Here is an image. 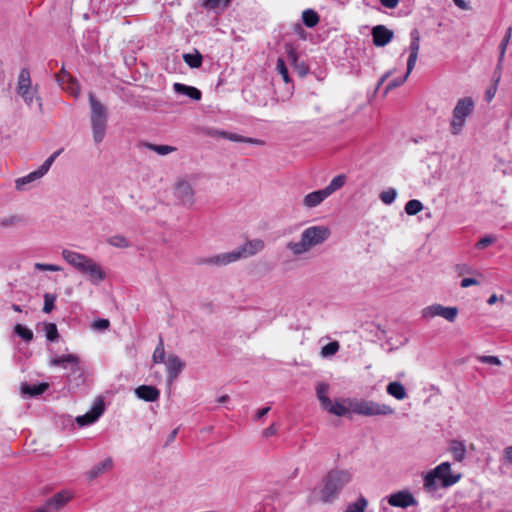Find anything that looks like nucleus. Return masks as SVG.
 I'll list each match as a JSON object with an SVG mask.
<instances>
[{
    "label": "nucleus",
    "instance_id": "obj_24",
    "mask_svg": "<svg viewBox=\"0 0 512 512\" xmlns=\"http://www.w3.org/2000/svg\"><path fill=\"white\" fill-rule=\"evenodd\" d=\"M113 460L111 457L106 458L104 461L95 465L88 473L89 479L93 480L100 476L105 471H109L113 468Z\"/></svg>",
    "mask_w": 512,
    "mask_h": 512
},
{
    "label": "nucleus",
    "instance_id": "obj_59",
    "mask_svg": "<svg viewBox=\"0 0 512 512\" xmlns=\"http://www.w3.org/2000/svg\"><path fill=\"white\" fill-rule=\"evenodd\" d=\"M270 411V407H264L257 411L255 414V420H259L264 417Z\"/></svg>",
    "mask_w": 512,
    "mask_h": 512
},
{
    "label": "nucleus",
    "instance_id": "obj_13",
    "mask_svg": "<svg viewBox=\"0 0 512 512\" xmlns=\"http://www.w3.org/2000/svg\"><path fill=\"white\" fill-rule=\"evenodd\" d=\"M174 195L179 203L185 207L191 208L195 203L194 189L186 180H179L175 184Z\"/></svg>",
    "mask_w": 512,
    "mask_h": 512
},
{
    "label": "nucleus",
    "instance_id": "obj_53",
    "mask_svg": "<svg viewBox=\"0 0 512 512\" xmlns=\"http://www.w3.org/2000/svg\"><path fill=\"white\" fill-rule=\"evenodd\" d=\"M416 61H417V56L409 55V58L407 61V71L405 74L406 77H408L410 75V73L412 72V70L414 69Z\"/></svg>",
    "mask_w": 512,
    "mask_h": 512
},
{
    "label": "nucleus",
    "instance_id": "obj_39",
    "mask_svg": "<svg viewBox=\"0 0 512 512\" xmlns=\"http://www.w3.org/2000/svg\"><path fill=\"white\" fill-rule=\"evenodd\" d=\"M44 331L47 340L50 342L56 341L59 337L57 326L54 323H45Z\"/></svg>",
    "mask_w": 512,
    "mask_h": 512
},
{
    "label": "nucleus",
    "instance_id": "obj_14",
    "mask_svg": "<svg viewBox=\"0 0 512 512\" xmlns=\"http://www.w3.org/2000/svg\"><path fill=\"white\" fill-rule=\"evenodd\" d=\"M388 503L393 507L407 508L417 505V501L409 491L403 490L391 494L388 497Z\"/></svg>",
    "mask_w": 512,
    "mask_h": 512
},
{
    "label": "nucleus",
    "instance_id": "obj_60",
    "mask_svg": "<svg viewBox=\"0 0 512 512\" xmlns=\"http://www.w3.org/2000/svg\"><path fill=\"white\" fill-rule=\"evenodd\" d=\"M16 221H17V217L13 216L8 219L2 220L0 223L2 226H10V225H14L16 223Z\"/></svg>",
    "mask_w": 512,
    "mask_h": 512
},
{
    "label": "nucleus",
    "instance_id": "obj_50",
    "mask_svg": "<svg viewBox=\"0 0 512 512\" xmlns=\"http://www.w3.org/2000/svg\"><path fill=\"white\" fill-rule=\"evenodd\" d=\"M66 79L71 81V85H72L70 87L71 93L77 94L78 93V87H76V88L73 87V86H76V82L71 78V76L69 74L63 73L62 75L58 76V82H60L61 84H63Z\"/></svg>",
    "mask_w": 512,
    "mask_h": 512
},
{
    "label": "nucleus",
    "instance_id": "obj_30",
    "mask_svg": "<svg viewBox=\"0 0 512 512\" xmlns=\"http://www.w3.org/2000/svg\"><path fill=\"white\" fill-rule=\"evenodd\" d=\"M183 60L191 68H199L202 65L203 57L197 50H195L194 53L184 54Z\"/></svg>",
    "mask_w": 512,
    "mask_h": 512
},
{
    "label": "nucleus",
    "instance_id": "obj_11",
    "mask_svg": "<svg viewBox=\"0 0 512 512\" xmlns=\"http://www.w3.org/2000/svg\"><path fill=\"white\" fill-rule=\"evenodd\" d=\"M49 365L53 367H62L69 369L70 373L66 376L67 383H72V376L78 374L80 376V358L76 354L54 355L49 360Z\"/></svg>",
    "mask_w": 512,
    "mask_h": 512
},
{
    "label": "nucleus",
    "instance_id": "obj_35",
    "mask_svg": "<svg viewBox=\"0 0 512 512\" xmlns=\"http://www.w3.org/2000/svg\"><path fill=\"white\" fill-rule=\"evenodd\" d=\"M152 359L154 363H163L165 361L164 341L161 336L159 337V343L154 350Z\"/></svg>",
    "mask_w": 512,
    "mask_h": 512
},
{
    "label": "nucleus",
    "instance_id": "obj_57",
    "mask_svg": "<svg viewBox=\"0 0 512 512\" xmlns=\"http://www.w3.org/2000/svg\"><path fill=\"white\" fill-rule=\"evenodd\" d=\"M379 1L384 7L388 8V9L395 8L399 3V0H379Z\"/></svg>",
    "mask_w": 512,
    "mask_h": 512
},
{
    "label": "nucleus",
    "instance_id": "obj_17",
    "mask_svg": "<svg viewBox=\"0 0 512 512\" xmlns=\"http://www.w3.org/2000/svg\"><path fill=\"white\" fill-rule=\"evenodd\" d=\"M73 494L68 490H62L46 501L45 507L58 511L62 509L71 499Z\"/></svg>",
    "mask_w": 512,
    "mask_h": 512
},
{
    "label": "nucleus",
    "instance_id": "obj_20",
    "mask_svg": "<svg viewBox=\"0 0 512 512\" xmlns=\"http://www.w3.org/2000/svg\"><path fill=\"white\" fill-rule=\"evenodd\" d=\"M135 394L139 399L146 402H155L159 399V390L151 385H141L135 389Z\"/></svg>",
    "mask_w": 512,
    "mask_h": 512
},
{
    "label": "nucleus",
    "instance_id": "obj_46",
    "mask_svg": "<svg viewBox=\"0 0 512 512\" xmlns=\"http://www.w3.org/2000/svg\"><path fill=\"white\" fill-rule=\"evenodd\" d=\"M34 267H35V269L40 270V271L57 272V271L62 270V268L60 266H57L54 264L35 263Z\"/></svg>",
    "mask_w": 512,
    "mask_h": 512
},
{
    "label": "nucleus",
    "instance_id": "obj_47",
    "mask_svg": "<svg viewBox=\"0 0 512 512\" xmlns=\"http://www.w3.org/2000/svg\"><path fill=\"white\" fill-rule=\"evenodd\" d=\"M110 326V322L108 319H98L93 322L92 327L94 330L103 331L108 329Z\"/></svg>",
    "mask_w": 512,
    "mask_h": 512
},
{
    "label": "nucleus",
    "instance_id": "obj_29",
    "mask_svg": "<svg viewBox=\"0 0 512 512\" xmlns=\"http://www.w3.org/2000/svg\"><path fill=\"white\" fill-rule=\"evenodd\" d=\"M323 409L336 416H345L348 413V408L338 401L332 402L330 400L329 404H326Z\"/></svg>",
    "mask_w": 512,
    "mask_h": 512
},
{
    "label": "nucleus",
    "instance_id": "obj_64",
    "mask_svg": "<svg viewBox=\"0 0 512 512\" xmlns=\"http://www.w3.org/2000/svg\"><path fill=\"white\" fill-rule=\"evenodd\" d=\"M177 433H178V428L174 429L170 435L168 436L167 438V444H169L170 442L174 441V439L176 438L177 436Z\"/></svg>",
    "mask_w": 512,
    "mask_h": 512
},
{
    "label": "nucleus",
    "instance_id": "obj_10",
    "mask_svg": "<svg viewBox=\"0 0 512 512\" xmlns=\"http://www.w3.org/2000/svg\"><path fill=\"white\" fill-rule=\"evenodd\" d=\"M62 149L55 151L51 154L44 163L35 171L29 173L24 177H20L16 179L15 186L19 191H25L28 189V185L39 180L43 177L50 169L51 165L55 161V159L61 154Z\"/></svg>",
    "mask_w": 512,
    "mask_h": 512
},
{
    "label": "nucleus",
    "instance_id": "obj_8",
    "mask_svg": "<svg viewBox=\"0 0 512 512\" xmlns=\"http://www.w3.org/2000/svg\"><path fill=\"white\" fill-rule=\"evenodd\" d=\"M16 91L27 106L31 107L36 100L39 108L42 109L41 98L38 96L37 88L32 87L30 72L27 68L21 69L19 73Z\"/></svg>",
    "mask_w": 512,
    "mask_h": 512
},
{
    "label": "nucleus",
    "instance_id": "obj_33",
    "mask_svg": "<svg viewBox=\"0 0 512 512\" xmlns=\"http://www.w3.org/2000/svg\"><path fill=\"white\" fill-rule=\"evenodd\" d=\"M107 243L117 248H128L131 246L130 242L123 235H114L107 239Z\"/></svg>",
    "mask_w": 512,
    "mask_h": 512
},
{
    "label": "nucleus",
    "instance_id": "obj_28",
    "mask_svg": "<svg viewBox=\"0 0 512 512\" xmlns=\"http://www.w3.org/2000/svg\"><path fill=\"white\" fill-rule=\"evenodd\" d=\"M302 20L308 28H313L319 23V15L313 9H306L302 13Z\"/></svg>",
    "mask_w": 512,
    "mask_h": 512
},
{
    "label": "nucleus",
    "instance_id": "obj_62",
    "mask_svg": "<svg viewBox=\"0 0 512 512\" xmlns=\"http://www.w3.org/2000/svg\"><path fill=\"white\" fill-rule=\"evenodd\" d=\"M511 36H512V27H509L506 30L505 36L503 37L502 41L509 44Z\"/></svg>",
    "mask_w": 512,
    "mask_h": 512
},
{
    "label": "nucleus",
    "instance_id": "obj_51",
    "mask_svg": "<svg viewBox=\"0 0 512 512\" xmlns=\"http://www.w3.org/2000/svg\"><path fill=\"white\" fill-rule=\"evenodd\" d=\"M285 48H286L288 59L292 63H296V61L298 60V54H297L296 50L289 44H287L285 46Z\"/></svg>",
    "mask_w": 512,
    "mask_h": 512
},
{
    "label": "nucleus",
    "instance_id": "obj_3",
    "mask_svg": "<svg viewBox=\"0 0 512 512\" xmlns=\"http://www.w3.org/2000/svg\"><path fill=\"white\" fill-rule=\"evenodd\" d=\"M352 480V473L345 469H332L322 479L320 499L323 503H332L343 488Z\"/></svg>",
    "mask_w": 512,
    "mask_h": 512
},
{
    "label": "nucleus",
    "instance_id": "obj_23",
    "mask_svg": "<svg viewBox=\"0 0 512 512\" xmlns=\"http://www.w3.org/2000/svg\"><path fill=\"white\" fill-rule=\"evenodd\" d=\"M48 388H49L48 383H39V384H34V385L23 383L21 385V392H22V394L29 395L31 397H35V396L43 394Z\"/></svg>",
    "mask_w": 512,
    "mask_h": 512
},
{
    "label": "nucleus",
    "instance_id": "obj_26",
    "mask_svg": "<svg viewBox=\"0 0 512 512\" xmlns=\"http://www.w3.org/2000/svg\"><path fill=\"white\" fill-rule=\"evenodd\" d=\"M449 450L455 461L461 462L465 458L466 447L463 442L458 440L451 441Z\"/></svg>",
    "mask_w": 512,
    "mask_h": 512
},
{
    "label": "nucleus",
    "instance_id": "obj_18",
    "mask_svg": "<svg viewBox=\"0 0 512 512\" xmlns=\"http://www.w3.org/2000/svg\"><path fill=\"white\" fill-rule=\"evenodd\" d=\"M209 134L211 136H219V137L228 139L233 142H244V143H249V144H254V145H264V141H262L260 139L244 137V136H241V135H238L235 133L226 132V131L215 130Z\"/></svg>",
    "mask_w": 512,
    "mask_h": 512
},
{
    "label": "nucleus",
    "instance_id": "obj_45",
    "mask_svg": "<svg viewBox=\"0 0 512 512\" xmlns=\"http://www.w3.org/2000/svg\"><path fill=\"white\" fill-rule=\"evenodd\" d=\"M496 240V237L495 236H492V235H486L484 237H482L477 243H476V248L478 249H484L486 247H488L489 245H491L492 243H494Z\"/></svg>",
    "mask_w": 512,
    "mask_h": 512
},
{
    "label": "nucleus",
    "instance_id": "obj_34",
    "mask_svg": "<svg viewBox=\"0 0 512 512\" xmlns=\"http://www.w3.org/2000/svg\"><path fill=\"white\" fill-rule=\"evenodd\" d=\"M367 505V499L360 496L355 502L349 504L345 512H365Z\"/></svg>",
    "mask_w": 512,
    "mask_h": 512
},
{
    "label": "nucleus",
    "instance_id": "obj_25",
    "mask_svg": "<svg viewBox=\"0 0 512 512\" xmlns=\"http://www.w3.org/2000/svg\"><path fill=\"white\" fill-rule=\"evenodd\" d=\"M386 391L390 396L396 398L397 400H403L407 397L404 385L398 381L390 382L386 387Z\"/></svg>",
    "mask_w": 512,
    "mask_h": 512
},
{
    "label": "nucleus",
    "instance_id": "obj_7",
    "mask_svg": "<svg viewBox=\"0 0 512 512\" xmlns=\"http://www.w3.org/2000/svg\"><path fill=\"white\" fill-rule=\"evenodd\" d=\"M350 410L362 416H386L394 413V409L387 404L372 400H353L349 402Z\"/></svg>",
    "mask_w": 512,
    "mask_h": 512
},
{
    "label": "nucleus",
    "instance_id": "obj_4",
    "mask_svg": "<svg viewBox=\"0 0 512 512\" xmlns=\"http://www.w3.org/2000/svg\"><path fill=\"white\" fill-rule=\"evenodd\" d=\"M264 246V241L261 239L248 240L242 246L236 248L233 251L204 259L203 263L214 266H225L240 259H245L256 255L264 249Z\"/></svg>",
    "mask_w": 512,
    "mask_h": 512
},
{
    "label": "nucleus",
    "instance_id": "obj_5",
    "mask_svg": "<svg viewBox=\"0 0 512 512\" xmlns=\"http://www.w3.org/2000/svg\"><path fill=\"white\" fill-rule=\"evenodd\" d=\"M89 103L91 108V127L93 133V140L95 143L99 144L103 141L106 129H107V108L99 102L93 93H89Z\"/></svg>",
    "mask_w": 512,
    "mask_h": 512
},
{
    "label": "nucleus",
    "instance_id": "obj_12",
    "mask_svg": "<svg viewBox=\"0 0 512 512\" xmlns=\"http://www.w3.org/2000/svg\"><path fill=\"white\" fill-rule=\"evenodd\" d=\"M458 315L457 307H445L441 304H433L425 307L422 310V317L425 319H431L436 316H440L449 322H454Z\"/></svg>",
    "mask_w": 512,
    "mask_h": 512
},
{
    "label": "nucleus",
    "instance_id": "obj_1",
    "mask_svg": "<svg viewBox=\"0 0 512 512\" xmlns=\"http://www.w3.org/2000/svg\"><path fill=\"white\" fill-rule=\"evenodd\" d=\"M61 255L70 266L87 275L92 284L98 285L105 280L106 273L102 266L89 256L69 249H63Z\"/></svg>",
    "mask_w": 512,
    "mask_h": 512
},
{
    "label": "nucleus",
    "instance_id": "obj_32",
    "mask_svg": "<svg viewBox=\"0 0 512 512\" xmlns=\"http://www.w3.org/2000/svg\"><path fill=\"white\" fill-rule=\"evenodd\" d=\"M328 390H329V386L326 383H318V385L316 387L317 397L320 401L322 408L326 404H329L330 398L327 396Z\"/></svg>",
    "mask_w": 512,
    "mask_h": 512
},
{
    "label": "nucleus",
    "instance_id": "obj_6",
    "mask_svg": "<svg viewBox=\"0 0 512 512\" xmlns=\"http://www.w3.org/2000/svg\"><path fill=\"white\" fill-rule=\"evenodd\" d=\"M461 474H452L449 462H443L433 470L429 471L424 477V488L427 491H433L437 488V481L441 482L443 487H449L457 483Z\"/></svg>",
    "mask_w": 512,
    "mask_h": 512
},
{
    "label": "nucleus",
    "instance_id": "obj_19",
    "mask_svg": "<svg viewBox=\"0 0 512 512\" xmlns=\"http://www.w3.org/2000/svg\"><path fill=\"white\" fill-rule=\"evenodd\" d=\"M166 365L168 380L169 382H173L184 368V363L177 355L172 354L168 356Z\"/></svg>",
    "mask_w": 512,
    "mask_h": 512
},
{
    "label": "nucleus",
    "instance_id": "obj_27",
    "mask_svg": "<svg viewBox=\"0 0 512 512\" xmlns=\"http://www.w3.org/2000/svg\"><path fill=\"white\" fill-rule=\"evenodd\" d=\"M347 177L344 174L337 175L334 177L330 183L323 188L327 193L328 197L331 196L334 192L341 189L346 183Z\"/></svg>",
    "mask_w": 512,
    "mask_h": 512
},
{
    "label": "nucleus",
    "instance_id": "obj_61",
    "mask_svg": "<svg viewBox=\"0 0 512 512\" xmlns=\"http://www.w3.org/2000/svg\"><path fill=\"white\" fill-rule=\"evenodd\" d=\"M454 3L463 10H468L469 6L466 4L464 0H453Z\"/></svg>",
    "mask_w": 512,
    "mask_h": 512
},
{
    "label": "nucleus",
    "instance_id": "obj_37",
    "mask_svg": "<svg viewBox=\"0 0 512 512\" xmlns=\"http://www.w3.org/2000/svg\"><path fill=\"white\" fill-rule=\"evenodd\" d=\"M411 44H410V55H414L418 57V52L420 49V34L418 30L414 29L411 32Z\"/></svg>",
    "mask_w": 512,
    "mask_h": 512
},
{
    "label": "nucleus",
    "instance_id": "obj_44",
    "mask_svg": "<svg viewBox=\"0 0 512 512\" xmlns=\"http://www.w3.org/2000/svg\"><path fill=\"white\" fill-rule=\"evenodd\" d=\"M276 70L282 76V79L284 80L285 83L290 82L288 69L286 67L285 61L282 58H278L276 63Z\"/></svg>",
    "mask_w": 512,
    "mask_h": 512
},
{
    "label": "nucleus",
    "instance_id": "obj_63",
    "mask_svg": "<svg viewBox=\"0 0 512 512\" xmlns=\"http://www.w3.org/2000/svg\"><path fill=\"white\" fill-rule=\"evenodd\" d=\"M392 74V71H388L386 72L381 78L380 80L378 81V84H377V89L386 81V79L388 77H390Z\"/></svg>",
    "mask_w": 512,
    "mask_h": 512
},
{
    "label": "nucleus",
    "instance_id": "obj_55",
    "mask_svg": "<svg viewBox=\"0 0 512 512\" xmlns=\"http://www.w3.org/2000/svg\"><path fill=\"white\" fill-rule=\"evenodd\" d=\"M479 283L480 282L474 278H463L460 285L462 288H467L470 286L479 285Z\"/></svg>",
    "mask_w": 512,
    "mask_h": 512
},
{
    "label": "nucleus",
    "instance_id": "obj_38",
    "mask_svg": "<svg viewBox=\"0 0 512 512\" xmlns=\"http://www.w3.org/2000/svg\"><path fill=\"white\" fill-rule=\"evenodd\" d=\"M423 210V204L416 199L409 200L405 205V212L408 215H416Z\"/></svg>",
    "mask_w": 512,
    "mask_h": 512
},
{
    "label": "nucleus",
    "instance_id": "obj_48",
    "mask_svg": "<svg viewBox=\"0 0 512 512\" xmlns=\"http://www.w3.org/2000/svg\"><path fill=\"white\" fill-rule=\"evenodd\" d=\"M479 361L485 364L500 366L501 360L497 356H480Z\"/></svg>",
    "mask_w": 512,
    "mask_h": 512
},
{
    "label": "nucleus",
    "instance_id": "obj_49",
    "mask_svg": "<svg viewBox=\"0 0 512 512\" xmlns=\"http://www.w3.org/2000/svg\"><path fill=\"white\" fill-rule=\"evenodd\" d=\"M407 78L408 77L404 75L402 78H397L389 82L388 85L386 86L385 93H388V91L401 86L407 80Z\"/></svg>",
    "mask_w": 512,
    "mask_h": 512
},
{
    "label": "nucleus",
    "instance_id": "obj_52",
    "mask_svg": "<svg viewBox=\"0 0 512 512\" xmlns=\"http://www.w3.org/2000/svg\"><path fill=\"white\" fill-rule=\"evenodd\" d=\"M84 382V370L80 366V376L78 374H74L72 376V383H69L70 385L79 386Z\"/></svg>",
    "mask_w": 512,
    "mask_h": 512
},
{
    "label": "nucleus",
    "instance_id": "obj_21",
    "mask_svg": "<svg viewBox=\"0 0 512 512\" xmlns=\"http://www.w3.org/2000/svg\"><path fill=\"white\" fill-rule=\"evenodd\" d=\"M328 198L327 193L324 191V189H320L317 191H313L308 193L303 198V206L307 209H312L317 206H319L325 199Z\"/></svg>",
    "mask_w": 512,
    "mask_h": 512
},
{
    "label": "nucleus",
    "instance_id": "obj_40",
    "mask_svg": "<svg viewBox=\"0 0 512 512\" xmlns=\"http://www.w3.org/2000/svg\"><path fill=\"white\" fill-rule=\"evenodd\" d=\"M14 332L26 342L33 340V332L21 324L15 325Z\"/></svg>",
    "mask_w": 512,
    "mask_h": 512
},
{
    "label": "nucleus",
    "instance_id": "obj_41",
    "mask_svg": "<svg viewBox=\"0 0 512 512\" xmlns=\"http://www.w3.org/2000/svg\"><path fill=\"white\" fill-rule=\"evenodd\" d=\"M339 348H340V345L337 341L329 342L328 344H326L325 346L322 347L321 356L322 357L333 356L334 354H336L338 352Z\"/></svg>",
    "mask_w": 512,
    "mask_h": 512
},
{
    "label": "nucleus",
    "instance_id": "obj_36",
    "mask_svg": "<svg viewBox=\"0 0 512 512\" xmlns=\"http://www.w3.org/2000/svg\"><path fill=\"white\" fill-rule=\"evenodd\" d=\"M145 147L148 149L156 152L159 155H167L169 153H172L176 150L175 147L169 146V145H156L152 143H145Z\"/></svg>",
    "mask_w": 512,
    "mask_h": 512
},
{
    "label": "nucleus",
    "instance_id": "obj_9",
    "mask_svg": "<svg viewBox=\"0 0 512 512\" xmlns=\"http://www.w3.org/2000/svg\"><path fill=\"white\" fill-rule=\"evenodd\" d=\"M474 101L470 97H464L458 100L452 115L451 132L458 135L462 131L466 118L470 116L474 110Z\"/></svg>",
    "mask_w": 512,
    "mask_h": 512
},
{
    "label": "nucleus",
    "instance_id": "obj_16",
    "mask_svg": "<svg viewBox=\"0 0 512 512\" xmlns=\"http://www.w3.org/2000/svg\"><path fill=\"white\" fill-rule=\"evenodd\" d=\"M373 44L377 47L387 45L393 38V31L384 25H377L372 29Z\"/></svg>",
    "mask_w": 512,
    "mask_h": 512
},
{
    "label": "nucleus",
    "instance_id": "obj_54",
    "mask_svg": "<svg viewBox=\"0 0 512 512\" xmlns=\"http://www.w3.org/2000/svg\"><path fill=\"white\" fill-rule=\"evenodd\" d=\"M507 46H508V43H505L503 41H501L500 45H499V58H498V67L501 66L503 60H504V56H505V53H506V49H507Z\"/></svg>",
    "mask_w": 512,
    "mask_h": 512
},
{
    "label": "nucleus",
    "instance_id": "obj_43",
    "mask_svg": "<svg viewBox=\"0 0 512 512\" xmlns=\"http://www.w3.org/2000/svg\"><path fill=\"white\" fill-rule=\"evenodd\" d=\"M56 298L57 296L55 294H44V306L42 309L44 313H50L54 309V303L56 301Z\"/></svg>",
    "mask_w": 512,
    "mask_h": 512
},
{
    "label": "nucleus",
    "instance_id": "obj_58",
    "mask_svg": "<svg viewBox=\"0 0 512 512\" xmlns=\"http://www.w3.org/2000/svg\"><path fill=\"white\" fill-rule=\"evenodd\" d=\"M504 458L508 463L512 464V446L504 449Z\"/></svg>",
    "mask_w": 512,
    "mask_h": 512
},
{
    "label": "nucleus",
    "instance_id": "obj_31",
    "mask_svg": "<svg viewBox=\"0 0 512 512\" xmlns=\"http://www.w3.org/2000/svg\"><path fill=\"white\" fill-rule=\"evenodd\" d=\"M231 3V0H205L204 7L208 10L223 11Z\"/></svg>",
    "mask_w": 512,
    "mask_h": 512
},
{
    "label": "nucleus",
    "instance_id": "obj_15",
    "mask_svg": "<svg viewBox=\"0 0 512 512\" xmlns=\"http://www.w3.org/2000/svg\"><path fill=\"white\" fill-rule=\"evenodd\" d=\"M103 412H104V403H103L102 399H98L94 403L92 409L89 412H87L84 415L78 416L76 418V422L79 426L90 425V424L94 423L95 421H97V419L103 414Z\"/></svg>",
    "mask_w": 512,
    "mask_h": 512
},
{
    "label": "nucleus",
    "instance_id": "obj_22",
    "mask_svg": "<svg viewBox=\"0 0 512 512\" xmlns=\"http://www.w3.org/2000/svg\"><path fill=\"white\" fill-rule=\"evenodd\" d=\"M173 87L175 92L178 94L186 95L195 101H199L201 99L202 93L195 87L187 86L181 83H175Z\"/></svg>",
    "mask_w": 512,
    "mask_h": 512
},
{
    "label": "nucleus",
    "instance_id": "obj_2",
    "mask_svg": "<svg viewBox=\"0 0 512 512\" xmlns=\"http://www.w3.org/2000/svg\"><path fill=\"white\" fill-rule=\"evenodd\" d=\"M331 231L327 226H310L301 233L300 241L287 243L286 248L293 255L300 256L309 252L313 247L321 245L330 237Z\"/></svg>",
    "mask_w": 512,
    "mask_h": 512
},
{
    "label": "nucleus",
    "instance_id": "obj_56",
    "mask_svg": "<svg viewBox=\"0 0 512 512\" xmlns=\"http://www.w3.org/2000/svg\"><path fill=\"white\" fill-rule=\"evenodd\" d=\"M277 433V428L275 426V424H272L270 425L268 428H266L264 431H263V436L265 438H268L270 436H273Z\"/></svg>",
    "mask_w": 512,
    "mask_h": 512
},
{
    "label": "nucleus",
    "instance_id": "obj_42",
    "mask_svg": "<svg viewBox=\"0 0 512 512\" xmlns=\"http://www.w3.org/2000/svg\"><path fill=\"white\" fill-rule=\"evenodd\" d=\"M397 196V191L394 188H389L380 193V200L387 205L392 204Z\"/></svg>",
    "mask_w": 512,
    "mask_h": 512
}]
</instances>
